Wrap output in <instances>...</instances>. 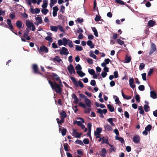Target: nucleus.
I'll use <instances>...</instances> for the list:
<instances>
[{
	"mask_svg": "<svg viewBox=\"0 0 157 157\" xmlns=\"http://www.w3.org/2000/svg\"><path fill=\"white\" fill-rule=\"evenodd\" d=\"M48 82L53 90H54L56 93L60 94L61 93L62 90L59 85L55 82L53 83L50 80H48Z\"/></svg>",
	"mask_w": 157,
	"mask_h": 157,
	"instance_id": "obj_1",
	"label": "nucleus"
},
{
	"mask_svg": "<svg viewBox=\"0 0 157 157\" xmlns=\"http://www.w3.org/2000/svg\"><path fill=\"white\" fill-rule=\"evenodd\" d=\"M70 79L73 82L75 86L78 87V86H79L81 88L83 87V84L81 81L79 80L78 82H77L75 78L72 76L71 77Z\"/></svg>",
	"mask_w": 157,
	"mask_h": 157,
	"instance_id": "obj_2",
	"label": "nucleus"
},
{
	"mask_svg": "<svg viewBox=\"0 0 157 157\" xmlns=\"http://www.w3.org/2000/svg\"><path fill=\"white\" fill-rule=\"evenodd\" d=\"M25 23L27 27L29 29H31V28H32V31H34L35 30L36 28L35 26L32 22L27 20Z\"/></svg>",
	"mask_w": 157,
	"mask_h": 157,
	"instance_id": "obj_3",
	"label": "nucleus"
},
{
	"mask_svg": "<svg viewBox=\"0 0 157 157\" xmlns=\"http://www.w3.org/2000/svg\"><path fill=\"white\" fill-rule=\"evenodd\" d=\"M38 49L40 54L41 52L47 53L48 52V48L44 45L40 47V49H39V48L38 47Z\"/></svg>",
	"mask_w": 157,
	"mask_h": 157,
	"instance_id": "obj_4",
	"label": "nucleus"
},
{
	"mask_svg": "<svg viewBox=\"0 0 157 157\" xmlns=\"http://www.w3.org/2000/svg\"><path fill=\"white\" fill-rule=\"evenodd\" d=\"M97 109V113L99 114H100L99 117L101 118L104 117V116L103 114V113L105 114L107 112V110L106 109H104L103 110H102L101 109L99 108L98 109Z\"/></svg>",
	"mask_w": 157,
	"mask_h": 157,
	"instance_id": "obj_5",
	"label": "nucleus"
},
{
	"mask_svg": "<svg viewBox=\"0 0 157 157\" xmlns=\"http://www.w3.org/2000/svg\"><path fill=\"white\" fill-rule=\"evenodd\" d=\"M77 130L75 128L73 129L72 135L77 138H80L82 135L81 133H79L77 131Z\"/></svg>",
	"mask_w": 157,
	"mask_h": 157,
	"instance_id": "obj_6",
	"label": "nucleus"
},
{
	"mask_svg": "<svg viewBox=\"0 0 157 157\" xmlns=\"http://www.w3.org/2000/svg\"><path fill=\"white\" fill-rule=\"evenodd\" d=\"M58 51H60L59 54L61 55H66L67 56L69 53L67 49L64 47L62 48L61 50L59 49L58 50Z\"/></svg>",
	"mask_w": 157,
	"mask_h": 157,
	"instance_id": "obj_7",
	"label": "nucleus"
},
{
	"mask_svg": "<svg viewBox=\"0 0 157 157\" xmlns=\"http://www.w3.org/2000/svg\"><path fill=\"white\" fill-rule=\"evenodd\" d=\"M67 69L70 74H71L72 73L74 74H76L74 67L72 64H70L68 66Z\"/></svg>",
	"mask_w": 157,
	"mask_h": 157,
	"instance_id": "obj_8",
	"label": "nucleus"
},
{
	"mask_svg": "<svg viewBox=\"0 0 157 157\" xmlns=\"http://www.w3.org/2000/svg\"><path fill=\"white\" fill-rule=\"evenodd\" d=\"M75 69L77 70V73L81 77H82L85 75V73H83V75L81 76L79 74V72L81 71L82 69L81 66L79 64H78L75 67Z\"/></svg>",
	"mask_w": 157,
	"mask_h": 157,
	"instance_id": "obj_9",
	"label": "nucleus"
},
{
	"mask_svg": "<svg viewBox=\"0 0 157 157\" xmlns=\"http://www.w3.org/2000/svg\"><path fill=\"white\" fill-rule=\"evenodd\" d=\"M156 50V46L154 43H152L151 44V49L149 52V55H151L153 54Z\"/></svg>",
	"mask_w": 157,
	"mask_h": 157,
	"instance_id": "obj_10",
	"label": "nucleus"
},
{
	"mask_svg": "<svg viewBox=\"0 0 157 157\" xmlns=\"http://www.w3.org/2000/svg\"><path fill=\"white\" fill-rule=\"evenodd\" d=\"M80 119L81 120L79 121H76L74 122V124H77L78 126H80L81 124L82 123H84V119L81 117H79L78 118V119Z\"/></svg>",
	"mask_w": 157,
	"mask_h": 157,
	"instance_id": "obj_11",
	"label": "nucleus"
},
{
	"mask_svg": "<svg viewBox=\"0 0 157 157\" xmlns=\"http://www.w3.org/2000/svg\"><path fill=\"white\" fill-rule=\"evenodd\" d=\"M30 10V12L33 14H34L35 13L38 14L40 12V10L38 8H36L34 9L32 8H31Z\"/></svg>",
	"mask_w": 157,
	"mask_h": 157,
	"instance_id": "obj_12",
	"label": "nucleus"
},
{
	"mask_svg": "<svg viewBox=\"0 0 157 157\" xmlns=\"http://www.w3.org/2000/svg\"><path fill=\"white\" fill-rule=\"evenodd\" d=\"M33 68L34 70V72L36 74H38L41 75V73L38 70V67L36 64H34L33 65Z\"/></svg>",
	"mask_w": 157,
	"mask_h": 157,
	"instance_id": "obj_13",
	"label": "nucleus"
},
{
	"mask_svg": "<svg viewBox=\"0 0 157 157\" xmlns=\"http://www.w3.org/2000/svg\"><path fill=\"white\" fill-rule=\"evenodd\" d=\"M150 96L153 99H155L157 98V95L156 93L154 91H151L150 88Z\"/></svg>",
	"mask_w": 157,
	"mask_h": 157,
	"instance_id": "obj_14",
	"label": "nucleus"
},
{
	"mask_svg": "<svg viewBox=\"0 0 157 157\" xmlns=\"http://www.w3.org/2000/svg\"><path fill=\"white\" fill-rule=\"evenodd\" d=\"M50 76L51 77L55 79L56 81H58L60 80V78L58 75L55 73H52Z\"/></svg>",
	"mask_w": 157,
	"mask_h": 157,
	"instance_id": "obj_15",
	"label": "nucleus"
},
{
	"mask_svg": "<svg viewBox=\"0 0 157 157\" xmlns=\"http://www.w3.org/2000/svg\"><path fill=\"white\" fill-rule=\"evenodd\" d=\"M129 85L133 89L135 87V85L134 84V79L133 78H130L129 80Z\"/></svg>",
	"mask_w": 157,
	"mask_h": 157,
	"instance_id": "obj_16",
	"label": "nucleus"
},
{
	"mask_svg": "<svg viewBox=\"0 0 157 157\" xmlns=\"http://www.w3.org/2000/svg\"><path fill=\"white\" fill-rule=\"evenodd\" d=\"M133 141L135 143H138L140 142V137L138 135H136L133 137Z\"/></svg>",
	"mask_w": 157,
	"mask_h": 157,
	"instance_id": "obj_17",
	"label": "nucleus"
},
{
	"mask_svg": "<svg viewBox=\"0 0 157 157\" xmlns=\"http://www.w3.org/2000/svg\"><path fill=\"white\" fill-rule=\"evenodd\" d=\"M86 105L88 107H90L91 104V101L87 98L84 100Z\"/></svg>",
	"mask_w": 157,
	"mask_h": 157,
	"instance_id": "obj_18",
	"label": "nucleus"
},
{
	"mask_svg": "<svg viewBox=\"0 0 157 157\" xmlns=\"http://www.w3.org/2000/svg\"><path fill=\"white\" fill-rule=\"evenodd\" d=\"M102 130V128H97L96 131L94 132V135L95 136L100 135V133L101 132Z\"/></svg>",
	"mask_w": 157,
	"mask_h": 157,
	"instance_id": "obj_19",
	"label": "nucleus"
},
{
	"mask_svg": "<svg viewBox=\"0 0 157 157\" xmlns=\"http://www.w3.org/2000/svg\"><path fill=\"white\" fill-rule=\"evenodd\" d=\"M62 128H59V132H61L62 135L63 136H65L66 135L67 130L65 128H63V129H61Z\"/></svg>",
	"mask_w": 157,
	"mask_h": 157,
	"instance_id": "obj_20",
	"label": "nucleus"
},
{
	"mask_svg": "<svg viewBox=\"0 0 157 157\" xmlns=\"http://www.w3.org/2000/svg\"><path fill=\"white\" fill-rule=\"evenodd\" d=\"M72 98L75 100L74 102L76 104H77L78 103V102L79 101L76 95L75 94L73 93L72 94Z\"/></svg>",
	"mask_w": 157,
	"mask_h": 157,
	"instance_id": "obj_21",
	"label": "nucleus"
},
{
	"mask_svg": "<svg viewBox=\"0 0 157 157\" xmlns=\"http://www.w3.org/2000/svg\"><path fill=\"white\" fill-rule=\"evenodd\" d=\"M101 154H100V155L102 157H105L107 153L106 150L105 148H103L102 149L101 151Z\"/></svg>",
	"mask_w": 157,
	"mask_h": 157,
	"instance_id": "obj_22",
	"label": "nucleus"
},
{
	"mask_svg": "<svg viewBox=\"0 0 157 157\" xmlns=\"http://www.w3.org/2000/svg\"><path fill=\"white\" fill-rule=\"evenodd\" d=\"M87 45L90 47L91 48H93L94 47V45L93 44V42L90 40H88L87 42Z\"/></svg>",
	"mask_w": 157,
	"mask_h": 157,
	"instance_id": "obj_23",
	"label": "nucleus"
},
{
	"mask_svg": "<svg viewBox=\"0 0 157 157\" xmlns=\"http://www.w3.org/2000/svg\"><path fill=\"white\" fill-rule=\"evenodd\" d=\"M43 4L42 5V7L44 9H45L48 6V1L47 0L43 1Z\"/></svg>",
	"mask_w": 157,
	"mask_h": 157,
	"instance_id": "obj_24",
	"label": "nucleus"
},
{
	"mask_svg": "<svg viewBox=\"0 0 157 157\" xmlns=\"http://www.w3.org/2000/svg\"><path fill=\"white\" fill-rule=\"evenodd\" d=\"M151 128H145V130L143 131L142 133L144 135H147L148 134V132H149Z\"/></svg>",
	"mask_w": 157,
	"mask_h": 157,
	"instance_id": "obj_25",
	"label": "nucleus"
},
{
	"mask_svg": "<svg viewBox=\"0 0 157 157\" xmlns=\"http://www.w3.org/2000/svg\"><path fill=\"white\" fill-rule=\"evenodd\" d=\"M108 108L111 112H113L114 110V107L110 104H108L107 105Z\"/></svg>",
	"mask_w": 157,
	"mask_h": 157,
	"instance_id": "obj_26",
	"label": "nucleus"
},
{
	"mask_svg": "<svg viewBox=\"0 0 157 157\" xmlns=\"http://www.w3.org/2000/svg\"><path fill=\"white\" fill-rule=\"evenodd\" d=\"M50 28L51 30L54 32H56L58 30V27L56 26H51Z\"/></svg>",
	"mask_w": 157,
	"mask_h": 157,
	"instance_id": "obj_27",
	"label": "nucleus"
},
{
	"mask_svg": "<svg viewBox=\"0 0 157 157\" xmlns=\"http://www.w3.org/2000/svg\"><path fill=\"white\" fill-rule=\"evenodd\" d=\"M155 24V22L152 20H150L148 23V25L150 27H153Z\"/></svg>",
	"mask_w": 157,
	"mask_h": 157,
	"instance_id": "obj_28",
	"label": "nucleus"
},
{
	"mask_svg": "<svg viewBox=\"0 0 157 157\" xmlns=\"http://www.w3.org/2000/svg\"><path fill=\"white\" fill-rule=\"evenodd\" d=\"M93 31L94 33V34L96 37L98 36V31L95 27L92 28Z\"/></svg>",
	"mask_w": 157,
	"mask_h": 157,
	"instance_id": "obj_29",
	"label": "nucleus"
},
{
	"mask_svg": "<svg viewBox=\"0 0 157 157\" xmlns=\"http://www.w3.org/2000/svg\"><path fill=\"white\" fill-rule=\"evenodd\" d=\"M63 44L64 46H66L67 44L68 40H67L66 38L64 37L63 38Z\"/></svg>",
	"mask_w": 157,
	"mask_h": 157,
	"instance_id": "obj_30",
	"label": "nucleus"
},
{
	"mask_svg": "<svg viewBox=\"0 0 157 157\" xmlns=\"http://www.w3.org/2000/svg\"><path fill=\"white\" fill-rule=\"evenodd\" d=\"M35 20L38 21V23L41 24L43 22V20L41 17H36Z\"/></svg>",
	"mask_w": 157,
	"mask_h": 157,
	"instance_id": "obj_31",
	"label": "nucleus"
},
{
	"mask_svg": "<svg viewBox=\"0 0 157 157\" xmlns=\"http://www.w3.org/2000/svg\"><path fill=\"white\" fill-rule=\"evenodd\" d=\"M90 56L95 59H97V56L93 53V52L92 51H90Z\"/></svg>",
	"mask_w": 157,
	"mask_h": 157,
	"instance_id": "obj_32",
	"label": "nucleus"
},
{
	"mask_svg": "<svg viewBox=\"0 0 157 157\" xmlns=\"http://www.w3.org/2000/svg\"><path fill=\"white\" fill-rule=\"evenodd\" d=\"M102 144L105 143L106 144H109V141L108 139H105L104 137H102V141L101 142Z\"/></svg>",
	"mask_w": 157,
	"mask_h": 157,
	"instance_id": "obj_33",
	"label": "nucleus"
},
{
	"mask_svg": "<svg viewBox=\"0 0 157 157\" xmlns=\"http://www.w3.org/2000/svg\"><path fill=\"white\" fill-rule=\"evenodd\" d=\"M16 24L17 26L19 28H21L22 26V23L19 21H17Z\"/></svg>",
	"mask_w": 157,
	"mask_h": 157,
	"instance_id": "obj_34",
	"label": "nucleus"
},
{
	"mask_svg": "<svg viewBox=\"0 0 157 157\" xmlns=\"http://www.w3.org/2000/svg\"><path fill=\"white\" fill-rule=\"evenodd\" d=\"M48 11V10L46 8L44 9H42L41 10L42 13L45 15L46 14Z\"/></svg>",
	"mask_w": 157,
	"mask_h": 157,
	"instance_id": "obj_35",
	"label": "nucleus"
},
{
	"mask_svg": "<svg viewBox=\"0 0 157 157\" xmlns=\"http://www.w3.org/2000/svg\"><path fill=\"white\" fill-rule=\"evenodd\" d=\"M75 50L77 51H81L82 50V47L79 45H75Z\"/></svg>",
	"mask_w": 157,
	"mask_h": 157,
	"instance_id": "obj_36",
	"label": "nucleus"
},
{
	"mask_svg": "<svg viewBox=\"0 0 157 157\" xmlns=\"http://www.w3.org/2000/svg\"><path fill=\"white\" fill-rule=\"evenodd\" d=\"M63 147L65 150L66 151H69V150L68 149V148L69 146L67 143H65L63 144Z\"/></svg>",
	"mask_w": 157,
	"mask_h": 157,
	"instance_id": "obj_37",
	"label": "nucleus"
},
{
	"mask_svg": "<svg viewBox=\"0 0 157 157\" xmlns=\"http://www.w3.org/2000/svg\"><path fill=\"white\" fill-rule=\"evenodd\" d=\"M114 119V118H110L107 120L110 123L111 125L113 126H114V124L113 122V120Z\"/></svg>",
	"mask_w": 157,
	"mask_h": 157,
	"instance_id": "obj_38",
	"label": "nucleus"
},
{
	"mask_svg": "<svg viewBox=\"0 0 157 157\" xmlns=\"http://www.w3.org/2000/svg\"><path fill=\"white\" fill-rule=\"evenodd\" d=\"M53 60L55 61L58 62V63H60L62 61L61 59L59 58V57L58 56H56L55 57L53 58Z\"/></svg>",
	"mask_w": 157,
	"mask_h": 157,
	"instance_id": "obj_39",
	"label": "nucleus"
},
{
	"mask_svg": "<svg viewBox=\"0 0 157 157\" xmlns=\"http://www.w3.org/2000/svg\"><path fill=\"white\" fill-rule=\"evenodd\" d=\"M150 107L148 105H144V109L146 112H147L149 110Z\"/></svg>",
	"mask_w": 157,
	"mask_h": 157,
	"instance_id": "obj_40",
	"label": "nucleus"
},
{
	"mask_svg": "<svg viewBox=\"0 0 157 157\" xmlns=\"http://www.w3.org/2000/svg\"><path fill=\"white\" fill-rule=\"evenodd\" d=\"M88 71L89 73L91 75H94L95 73V71L93 69H89Z\"/></svg>",
	"mask_w": 157,
	"mask_h": 157,
	"instance_id": "obj_41",
	"label": "nucleus"
},
{
	"mask_svg": "<svg viewBox=\"0 0 157 157\" xmlns=\"http://www.w3.org/2000/svg\"><path fill=\"white\" fill-rule=\"evenodd\" d=\"M145 66V64L143 63H140L139 66V69L141 70L144 69Z\"/></svg>",
	"mask_w": 157,
	"mask_h": 157,
	"instance_id": "obj_42",
	"label": "nucleus"
},
{
	"mask_svg": "<svg viewBox=\"0 0 157 157\" xmlns=\"http://www.w3.org/2000/svg\"><path fill=\"white\" fill-rule=\"evenodd\" d=\"M45 39L49 41L50 42H52L53 41V39L51 36H48L45 38Z\"/></svg>",
	"mask_w": 157,
	"mask_h": 157,
	"instance_id": "obj_43",
	"label": "nucleus"
},
{
	"mask_svg": "<svg viewBox=\"0 0 157 157\" xmlns=\"http://www.w3.org/2000/svg\"><path fill=\"white\" fill-rule=\"evenodd\" d=\"M139 90L140 91H143L144 90L145 87L143 85H140L138 87Z\"/></svg>",
	"mask_w": 157,
	"mask_h": 157,
	"instance_id": "obj_44",
	"label": "nucleus"
},
{
	"mask_svg": "<svg viewBox=\"0 0 157 157\" xmlns=\"http://www.w3.org/2000/svg\"><path fill=\"white\" fill-rule=\"evenodd\" d=\"M65 7L63 6V5H62L60 7V11L62 13H64V12Z\"/></svg>",
	"mask_w": 157,
	"mask_h": 157,
	"instance_id": "obj_45",
	"label": "nucleus"
},
{
	"mask_svg": "<svg viewBox=\"0 0 157 157\" xmlns=\"http://www.w3.org/2000/svg\"><path fill=\"white\" fill-rule=\"evenodd\" d=\"M78 105L80 106H81L82 107V108H86V105H85V104H84L82 102H79V103H78Z\"/></svg>",
	"mask_w": 157,
	"mask_h": 157,
	"instance_id": "obj_46",
	"label": "nucleus"
},
{
	"mask_svg": "<svg viewBox=\"0 0 157 157\" xmlns=\"http://www.w3.org/2000/svg\"><path fill=\"white\" fill-rule=\"evenodd\" d=\"M67 44L70 48H71L73 47V44L72 41L69 39H68Z\"/></svg>",
	"mask_w": 157,
	"mask_h": 157,
	"instance_id": "obj_47",
	"label": "nucleus"
},
{
	"mask_svg": "<svg viewBox=\"0 0 157 157\" xmlns=\"http://www.w3.org/2000/svg\"><path fill=\"white\" fill-rule=\"evenodd\" d=\"M62 117L65 118L67 117V115L64 111H63L60 113Z\"/></svg>",
	"mask_w": 157,
	"mask_h": 157,
	"instance_id": "obj_48",
	"label": "nucleus"
},
{
	"mask_svg": "<svg viewBox=\"0 0 157 157\" xmlns=\"http://www.w3.org/2000/svg\"><path fill=\"white\" fill-rule=\"evenodd\" d=\"M83 143L86 144H88L89 143V140L88 139L86 138L83 140Z\"/></svg>",
	"mask_w": 157,
	"mask_h": 157,
	"instance_id": "obj_49",
	"label": "nucleus"
},
{
	"mask_svg": "<svg viewBox=\"0 0 157 157\" xmlns=\"http://www.w3.org/2000/svg\"><path fill=\"white\" fill-rule=\"evenodd\" d=\"M57 27L59 28V30L61 32H62L63 33H65V31L63 29V28L61 25H58L57 26Z\"/></svg>",
	"mask_w": 157,
	"mask_h": 157,
	"instance_id": "obj_50",
	"label": "nucleus"
},
{
	"mask_svg": "<svg viewBox=\"0 0 157 157\" xmlns=\"http://www.w3.org/2000/svg\"><path fill=\"white\" fill-rule=\"evenodd\" d=\"M142 79L144 81L146 80V74L145 73H144L141 74Z\"/></svg>",
	"mask_w": 157,
	"mask_h": 157,
	"instance_id": "obj_51",
	"label": "nucleus"
},
{
	"mask_svg": "<svg viewBox=\"0 0 157 157\" xmlns=\"http://www.w3.org/2000/svg\"><path fill=\"white\" fill-rule=\"evenodd\" d=\"M75 142L77 144L82 145H83L82 142L81 140H77L75 141Z\"/></svg>",
	"mask_w": 157,
	"mask_h": 157,
	"instance_id": "obj_52",
	"label": "nucleus"
},
{
	"mask_svg": "<svg viewBox=\"0 0 157 157\" xmlns=\"http://www.w3.org/2000/svg\"><path fill=\"white\" fill-rule=\"evenodd\" d=\"M115 2L116 3L121 5H125V2L121 0H116Z\"/></svg>",
	"mask_w": 157,
	"mask_h": 157,
	"instance_id": "obj_53",
	"label": "nucleus"
},
{
	"mask_svg": "<svg viewBox=\"0 0 157 157\" xmlns=\"http://www.w3.org/2000/svg\"><path fill=\"white\" fill-rule=\"evenodd\" d=\"M117 43L121 45H122L124 44L123 41L119 39H117Z\"/></svg>",
	"mask_w": 157,
	"mask_h": 157,
	"instance_id": "obj_54",
	"label": "nucleus"
},
{
	"mask_svg": "<svg viewBox=\"0 0 157 157\" xmlns=\"http://www.w3.org/2000/svg\"><path fill=\"white\" fill-rule=\"evenodd\" d=\"M91 128H88V131L87 134V135L90 137V139L92 138L91 135Z\"/></svg>",
	"mask_w": 157,
	"mask_h": 157,
	"instance_id": "obj_55",
	"label": "nucleus"
},
{
	"mask_svg": "<svg viewBox=\"0 0 157 157\" xmlns=\"http://www.w3.org/2000/svg\"><path fill=\"white\" fill-rule=\"evenodd\" d=\"M135 98L136 100L138 102H139L140 101V97L139 94H137L136 95Z\"/></svg>",
	"mask_w": 157,
	"mask_h": 157,
	"instance_id": "obj_56",
	"label": "nucleus"
},
{
	"mask_svg": "<svg viewBox=\"0 0 157 157\" xmlns=\"http://www.w3.org/2000/svg\"><path fill=\"white\" fill-rule=\"evenodd\" d=\"M90 85L93 86H95L96 85V81L94 80H92L90 81Z\"/></svg>",
	"mask_w": 157,
	"mask_h": 157,
	"instance_id": "obj_57",
	"label": "nucleus"
},
{
	"mask_svg": "<svg viewBox=\"0 0 157 157\" xmlns=\"http://www.w3.org/2000/svg\"><path fill=\"white\" fill-rule=\"evenodd\" d=\"M131 58L130 57H127L125 59V62L126 63H128L130 62L131 61Z\"/></svg>",
	"mask_w": 157,
	"mask_h": 157,
	"instance_id": "obj_58",
	"label": "nucleus"
},
{
	"mask_svg": "<svg viewBox=\"0 0 157 157\" xmlns=\"http://www.w3.org/2000/svg\"><path fill=\"white\" fill-rule=\"evenodd\" d=\"M101 17L100 16H98V15H96L95 18V20L96 21H98L100 20Z\"/></svg>",
	"mask_w": 157,
	"mask_h": 157,
	"instance_id": "obj_59",
	"label": "nucleus"
},
{
	"mask_svg": "<svg viewBox=\"0 0 157 157\" xmlns=\"http://www.w3.org/2000/svg\"><path fill=\"white\" fill-rule=\"evenodd\" d=\"M87 61L90 64H92L93 63V60L92 59L90 58L87 59Z\"/></svg>",
	"mask_w": 157,
	"mask_h": 157,
	"instance_id": "obj_60",
	"label": "nucleus"
},
{
	"mask_svg": "<svg viewBox=\"0 0 157 157\" xmlns=\"http://www.w3.org/2000/svg\"><path fill=\"white\" fill-rule=\"evenodd\" d=\"M153 71V68L150 69L148 72L147 73V75L148 76L151 75Z\"/></svg>",
	"mask_w": 157,
	"mask_h": 157,
	"instance_id": "obj_61",
	"label": "nucleus"
},
{
	"mask_svg": "<svg viewBox=\"0 0 157 157\" xmlns=\"http://www.w3.org/2000/svg\"><path fill=\"white\" fill-rule=\"evenodd\" d=\"M83 32L82 29L81 28H79L76 31V33H82Z\"/></svg>",
	"mask_w": 157,
	"mask_h": 157,
	"instance_id": "obj_62",
	"label": "nucleus"
},
{
	"mask_svg": "<svg viewBox=\"0 0 157 157\" xmlns=\"http://www.w3.org/2000/svg\"><path fill=\"white\" fill-rule=\"evenodd\" d=\"M62 41L63 40H62L61 39L59 40H58V44L59 46H60L63 45V42Z\"/></svg>",
	"mask_w": 157,
	"mask_h": 157,
	"instance_id": "obj_63",
	"label": "nucleus"
},
{
	"mask_svg": "<svg viewBox=\"0 0 157 157\" xmlns=\"http://www.w3.org/2000/svg\"><path fill=\"white\" fill-rule=\"evenodd\" d=\"M107 75V73L105 72H102L101 73V76L103 78H105Z\"/></svg>",
	"mask_w": 157,
	"mask_h": 157,
	"instance_id": "obj_64",
	"label": "nucleus"
}]
</instances>
